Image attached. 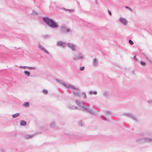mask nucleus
Wrapping results in <instances>:
<instances>
[{
    "label": "nucleus",
    "instance_id": "18",
    "mask_svg": "<svg viewBox=\"0 0 152 152\" xmlns=\"http://www.w3.org/2000/svg\"><path fill=\"white\" fill-rule=\"evenodd\" d=\"M24 73L28 77L29 76H30V72L26 70L24 71Z\"/></svg>",
    "mask_w": 152,
    "mask_h": 152
},
{
    "label": "nucleus",
    "instance_id": "30",
    "mask_svg": "<svg viewBox=\"0 0 152 152\" xmlns=\"http://www.w3.org/2000/svg\"><path fill=\"white\" fill-rule=\"evenodd\" d=\"M109 93L107 92H105L103 93V95L105 97H107Z\"/></svg>",
    "mask_w": 152,
    "mask_h": 152
},
{
    "label": "nucleus",
    "instance_id": "26",
    "mask_svg": "<svg viewBox=\"0 0 152 152\" xmlns=\"http://www.w3.org/2000/svg\"><path fill=\"white\" fill-rule=\"evenodd\" d=\"M27 69H28L30 70L32 69H35L36 67H30V66H27Z\"/></svg>",
    "mask_w": 152,
    "mask_h": 152
},
{
    "label": "nucleus",
    "instance_id": "1",
    "mask_svg": "<svg viewBox=\"0 0 152 152\" xmlns=\"http://www.w3.org/2000/svg\"><path fill=\"white\" fill-rule=\"evenodd\" d=\"M42 20L48 26L51 28H57L58 26V23L56 21L53 19L49 18L48 17H43Z\"/></svg>",
    "mask_w": 152,
    "mask_h": 152
},
{
    "label": "nucleus",
    "instance_id": "45",
    "mask_svg": "<svg viewBox=\"0 0 152 152\" xmlns=\"http://www.w3.org/2000/svg\"><path fill=\"white\" fill-rule=\"evenodd\" d=\"M85 23H87V22H85Z\"/></svg>",
    "mask_w": 152,
    "mask_h": 152
},
{
    "label": "nucleus",
    "instance_id": "9",
    "mask_svg": "<svg viewBox=\"0 0 152 152\" xmlns=\"http://www.w3.org/2000/svg\"><path fill=\"white\" fill-rule=\"evenodd\" d=\"M57 45L61 47L64 48L66 46V43L62 41H59L57 42Z\"/></svg>",
    "mask_w": 152,
    "mask_h": 152
},
{
    "label": "nucleus",
    "instance_id": "38",
    "mask_svg": "<svg viewBox=\"0 0 152 152\" xmlns=\"http://www.w3.org/2000/svg\"><path fill=\"white\" fill-rule=\"evenodd\" d=\"M148 103L149 104H152V99L148 101Z\"/></svg>",
    "mask_w": 152,
    "mask_h": 152
},
{
    "label": "nucleus",
    "instance_id": "3",
    "mask_svg": "<svg viewBox=\"0 0 152 152\" xmlns=\"http://www.w3.org/2000/svg\"><path fill=\"white\" fill-rule=\"evenodd\" d=\"M136 142L139 143H142L145 142H152V138H142L138 139L136 140Z\"/></svg>",
    "mask_w": 152,
    "mask_h": 152
},
{
    "label": "nucleus",
    "instance_id": "7",
    "mask_svg": "<svg viewBox=\"0 0 152 152\" xmlns=\"http://www.w3.org/2000/svg\"><path fill=\"white\" fill-rule=\"evenodd\" d=\"M67 46L72 51L76 50V45L71 43L68 42L67 43Z\"/></svg>",
    "mask_w": 152,
    "mask_h": 152
},
{
    "label": "nucleus",
    "instance_id": "21",
    "mask_svg": "<svg viewBox=\"0 0 152 152\" xmlns=\"http://www.w3.org/2000/svg\"><path fill=\"white\" fill-rule=\"evenodd\" d=\"M20 115L19 113H18L12 115V116L13 118H15L18 116Z\"/></svg>",
    "mask_w": 152,
    "mask_h": 152
},
{
    "label": "nucleus",
    "instance_id": "39",
    "mask_svg": "<svg viewBox=\"0 0 152 152\" xmlns=\"http://www.w3.org/2000/svg\"><path fill=\"white\" fill-rule=\"evenodd\" d=\"M79 125L80 126H83L82 122L81 121H80L79 122Z\"/></svg>",
    "mask_w": 152,
    "mask_h": 152
},
{
    "label": "nucleus",
    "instance_id": "37",
    "mask_svg": "<svg viewBox=\"0 0 152 152\" xmlns=\"http://www.w3.org/2000/svg\"><path fill=\"white\" fill-rule=\"evenodd\" d=\"M84 68L85 67L84 66L81 67L80 68V70L81 71H83L84 70Z\"/></svg>",
    "mask_w": 152,
    "mask_h": 152
},
{
    "label": "nucleus",
    "instance_id": "14",
    "mask_svg": "<svg viewBox=\"0 0 152 152\" xmlns=\"http://www.w3.org/2000/svg\"><path fill=\"white\" fill-rule=\"evenodd\" d=\"M98 65L97 60L96 58H94L93 61V65L94 66H96Z\"/></svg>",
    "mask_w": 152,
    "mask_h": 152
},
{
    "label": "nucleus",
    "instance_id": "13",
    "mask_svg": "<svg viewBox=\"0 0 152 152\" xmlns=\"http://www.w3.org/2000/svg\"><path fill=\"white\" fill-rule=\"evenodd\" d=\"M73 95L78 97H81V93L79 92L78 91H72Z\"/></svg>",
    "mask_w": 152,
    "mask_h": 152
},
{
    "label": "nucleus",
    "instance_id": "23",
    "mask_svg": "<svg viewBox=\"0 0 152 152\" xmlns=\"http://www.w3.org/2000/svg\"><path fill=\"white\" fill-rule=\"evenodd\" d=\"M142 54L144 56L146 59L149 57V56L145 53H142Z\"/></svg>",
    "mask_w": 152,
    "mask_h": 152
},
{
    "label": "nucleus",
    "instance_id": "11",
    "mask_svg": "<svg viewBox=\"0 0 152 152\" xmlns=\"http://www.w3.org/2000/svg\"><path fill=\"white\" fill-rule=\"evenodd\" d=\"M38 47L39 49H41L42 51H43L45 53L48 54H49V52L39 43L38 44Z\"/></svg>",
    "mask_w": 152,
    "mask_h": 152
},
{
    "label": "nucleus",
    "instance_id": "16",
    "mask_svg": "<svg viewBox=\"0 0 152 152\" xmlns=\"http://www.w3.org/2000/svg\"><path fill=\"white\" fill-rule=\"evenodd\" d=\"M88 93L90 95H91L93 94L96 95L97 94V93L96 91H90Z\"/></svg>",
    "mask_w": 152,
    "mask_h": 152
},
{
    "label": "nucleus",
    "instance_id": "34",
    "mask_svg": "<svg viewBox=\"0 0 152 152\" xmlns=\"http://www.w3.org/2000/svg\"><path fill=\"white\" fill-rule=\"evenodd\" d=\"M105 113L106 115H110L111 114V113L109 111H106L105 112Z\"/></svg>",
    "mask_w": 152,
    "mask_h": 152
},
{
    "label": "nucleus",
    "instance_id": "25",
    "mask_svg": "<svg viewBox=\"0 0 152 152\" xmlns=\"http://www.w3.org/2000/svg\"><path fill=\"white\" fill-rule=\"evenodd\" d=\"M102 119L104 121H108L109 120V119L108 118H107L105 116H102Z\"/></svg>",
    "mask_w": 152,
    "mask_h": 152
},
{
    "label": "nucleus",
    "instance_id": "42",
    "mask_svg": "<svg viewBox=\"0 0 152 152\" xmlns=\"http://www.w3.org/2000/svg\"><path fill=\"white\" fill-rule=\"evenodd\" d=\"M108 13H109V15H111V12H110V11L108 10Z\"/></svg>",
    "mask_w": 152,
    "mask_h": 152
},
{
    "label": "nucleus",
    "instance_id": "22",
    "mask_svg": "<svg viewBox=\"0 0 152 152\" xmlns=\"http://www.w3.org/2000/svg\"><path fill=\"white\" fill-rule=\"evenodd\" d=\"M33 136V135H27L25 136V138L26 139H30L32 138Z\"/></svg>",
    "mask_w": 152,
    "mask_h": 152
},
{
    "label": "nucleus",
    "instance_id": "19",
    "mask_svg": "<svg viewBox=\"0 0 152 152\" xmlns=\"http://www.w3.org/2000/svg\"><path fill=\"white\" fill-rule=\"evenodd\" d=\"M31 14L32 15H38V13L35 10H32V12Z\"/></svg>",
    "mask_w": 152,
    "mask_h": 152
},
{
    "label": "nucleus",
    "instance_id": "29",
    "mask_svg": "<svg viewBox=\"0 0 152 152\" xmlns=\"http://www.w3.org/2000/svg\"><path fill=\"white\" fill-rule=\"evenodd\" d=\"M81 95H83V98L84 99H86L87 98V96L86 94L85 93H81Z\"/></svg>",
    "mask_w": 152,
    "mask_h": 152
},
{
    "label": "nucleus",
    "instance_id": "15",
    "mask_svg": "<svg viewBox=\"0 0 152 152\" xmlns=\"http://www.w3.org/2000/svg\"><path fill=\"white\" fill-rule=\"evenodd\" d=\"M68 107L72 110L77 109V107H76L72 105H71L70 104H68L67 105Z\"/></svg>",
    "mask_w": 152,
    "mask_h": 152
},
{
    "label": "nucleus",
    "instance_id": "8",
    "mask_svg": "<svg viewBox=\"0 0 152 152\" xmlns=\"http://www.w3.org/2000/svg\"><path fill=\"white\" fill-rule=\"evenodd\" d=\"M76 104L79 106L82 107L83 109L84 110L85 108L86 107L87 105H85L83 104V102L82 101L80 100H76L75 101Z\"/></svg>",
    "mask_w": 152,
    "mask_h": 152
},
{
    "label": "nucleus",
    "instance_id": "12",
    "mask_svg": "<svg viewBox=\"0 0 152 152\" xmlns=\"http://www.w3.org/2000/svg\"><path fill=\"white\" fill-rule=\"evenodd\" d=\"M119 21L122 23L124 25H126L127 24V21L126 19L124 18H120Z\"/></svg>",
    "mask_w": 152,
    "mask_h": 152
},
{
    "label": "nucleus",
    "instance_id": "36",
    "mask_svg": "<svg viewBox=\"0 0 152 152\" xmlns=\"http://www.w3.org/2000/svg\"><path fill=\"white\" fill-rule=\"evenodd\" d=\"M19 68H23L24 69H27V66H19Z\"/></svg>",
    "mask_w": 152,
    "mask_h": 152
},
{
    "label": "nucleus",
    "instance_id": "10",
    "mask_svg": "<svg viewBox=\"0 0 152 152\" xmlns=\"http://www.w3.org/2000/svg\"><path fill=\"white\" fill-rule=\"evenodd\" d=\"M124 115H126V116H127L128 117L131 118L133 120L135 121H137L136 118L132 114L130 113H127L124 114Z\"/></svg>",
    "mask_w": 152,
    "mask_h": 152
},
{
    "label": "nucleus",
    "instance_id": "27",
    "mask_svg": "<svg viewBox=\"0 0 152 152\" xmlns=\"http://www.w3.org/2000/svg\"><path fill=\"white\" fill-rule=\"evenodd\" d=\"M42 92L44 94H47L48 92V91L47 90L44 89L42 91Z\"/></svg>",
    "mask_w": 152,
    "mask_h": 152
},
{
    "label": "nucleus",
    "instance_id": "43",
    "mask_svg": "<svg viewBox=\"0 0 152 152\" xmlns=\"http://www.w3.org/2000/svg\"><path fill=\"white\" fill-rule=\"evenodd\" d=\"M136 56H134V59L136 61H137V60L136 59Z\"/></svg>",
    "mask_w": 152,
    "mask_h": 152
},
{
    "label": "nucleus",
    "instance_id": "28",
    "mask_svg": "<svg viewBox=\"0 0 152 152\" xmlns=\"http://www.w3.org/2000/svg\"><path fill=\"white\" fill-rule=\"evenodd\" d=\"M55 124L54 122H53L50 125V127H51L55 128Z\"/></svg>",
    "mask_w": 152,
    "mask_h": 152
},
{
    "label": "nucleus",
    "instance_id": "17",
    "mask_svg": "<svg viewBox=\"0 0 152 152\" xmlns=\"http://www.w3.org/2000/svg\"><path fill=\"white\" fill-rule=\"evenodd\" d=\"M26 124V122L23 121V120H21L20 121V125L22 126H25Z\"/></svg>",
    "mask_w": 152,
    "mask_h": 152
},
{
    "label": "nucleus",
    "instance_id": "44",
    "mask_svg": "<svg viewBox=\"0 0 152 152\" xmlns=\"http://www.w3.org/2000/svg\"><path fill=\"white\" fill-rule=\"evenodd\" d=\"M95 0V2L96 3V4H97V0Z\"/></svg>",
    "mask_w": 152,
    "mask_h": 152
},
{
    "label": "nucleus",
    "instance_id": "2",
    "mask_svg": "<svg viewBox=\"0 0 152 152\" xmlns=\"http://www.w3.org/2000/svg\"><path fill=\"white\" fill-rule=\"evenodd\" d=\"M56 81L59 83H60L61 85H63L66 88H70L71 89H73L75 90L79 91V89L78 88H76L75 86L71 85L70 84H69L68 85H66L65 83L62 80L56 79Z\"/></svg>",
    "mask_w": 152,
    "mask_h": 152
},
{
    "label": "nucleus",
    "instance_id": "32",
    "mask_svg": "<svg viewBox=\"0 0 152 152\" xmlns=\"http://www.w3.org/2000/svg\"><path fill=\"white\" fill-rule=\"evenodd\" d=\"M67 134V136L70 138H73L75 137V135L71 134Z\"/></svg>",
    "mask_w": 152,
    "mask_h": 152
},
{
    "label": "nucleus",
    "instance_id": "6",
    "mask_svg": "<svg viewBox=\"0 0 152 152\" xmlns=\"http://www.w3.org/2000/svg\"><path fill=\"white\" fill-rule=\"evenodd\" d=\"M82 110L83 111H87L89 112L91 114L93 115H96L95 110L94 109H91L89 108L88 106H87L85 108L84 110Z\"/></svg>",
    "mask_w": 152,
    "mask_h": 152
},
{
    "label": "nucleus",
    "instance_id": "5",
    "mask_svg": "<svg viewBox=\"0 0 152 152\" xmlns=\"http://www.w3.org/2000/svg\"><path fill=\"white\" fill-rule=\"evenodd\" d=\"M61 33V34H65L70 32V29L69 28H67L65 25L61 26L60 29Z\"/></svg>",
    "mask_w": 152,
    "mask_h": 152
},
{
    "label": "nucleus",
    "instance_id": "40",
    "mask_svg": "<svg viewBox=\"0 0 152 152\" xmlns=\"http://www.w3.org/2000/svg\"><path fill=\"white\" fill-rule=\"evenodd\" d=\"M125 8H126V9H129V10H132V9L130 8L129 7L127 6H125Z\"/></svg>",
    "mask_w": 152,
    "mask_h": 152
},
{
    "label": "nucleus",
    "instance_id": "4",
    "mask_svg": "<svg viewBox=\"0 0 152 152\" xmlns=\"http://www.w3.org/2000/svg\"><path fill=\"white\" fill-rule=\"evenodd\" d=\"M84 58V56L81 52H79L77 54H74L73 57V59L75 61L81 60Z\"/></svg>",
    "mask_w": 152,
    "mask_h": 152
},
{
    "label": "nucleus",
    "instance_id": "35",
    "mask_svg": "<svg viewBox=\"0 0 152 152\" xmlns=\"http://www.w3.org/2000/svg\"><path fill=\"white\" fill-rule=\"evenodd\" d=\"M129 43L131 45H132L134 44L133 42L131 39H129Z\"/></svg>",
    "mask_w": 152,
    "mask_h": 152
},
{
    "label": "nucleus",
    "instance_id": "33",
    "mask_svg": "<svg viewBox=\"0 0 152 152\" xmlns=\"http://www.w3.org/2000/svg\"><path fill=\"white\" fill-rule=\"evenodd\" d=\"M140 64L143 66H144L145 65V63L142 61H140Z\"/></svg>",
    "mask_w": 152,
    "mask_h": 152
},
{
    "label": "nucleus",
    "instance_id": "41",
    "mask_svg": "<svg viewBox=\"0 0 152 152\" xmlns=\"http://www.w3.org/2000/svg\"><path fill=\"white\" fill-rule=\"evenodd\" d=\"M44 37L45 38H49V36H48V35H45L44 36Z\"/></svg>",
    "mask_w": 152,
    "mask_h": 152
},
{
    "label": "nucleus",
    "instance_id": "24",
    "mask_svg": "<svg viewBox=\"0 0 152 152\" xmlns=\"http://www.w3.org/2000/svg\"><path fill=\"white\" fill-rule=\"evenodd\" d=\"M23 105L26 107H28L29 106V103L28 102H25Z\"/></svg>",
    "mask_w": 152,
    "mask_h": 152
},
{
    "label": "nucleus",
    "instance_id": "31",
    "mask_svg": "<svg viewBox=\"0 0 152 152\" xmlns=\"http://www.w3.org/2000/svg\"><path fill=\"white\" fill-rule=\"evenodd\" d=\"M147 60L150 63L152 64V59L149 57Z\"/></svg>",
    "mask_w": 152,
    "mask_h": 152
},
{
    "label": "nucleus",
    "instance_id": "20",
    "mask_svg": "<svg viewBox=\"0 0 152 152\" xmlns=\"http://www.w3.org/2000/svg\"><path fill=\"white\" fill-rule=\"evenodd\" d=\"M62 9L63 10H65L67 11H69V12H74V10H69V9H66L65 8H62Z\"/></svg>",
    "mask_w": 152,
    "mask_h": 152
}]
</instances>
